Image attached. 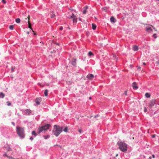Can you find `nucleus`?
Returning a JSON list of instances; mask_svg holds the SVG:
<instances>
[{
  "label": "nucleus",
  "mask_w": 159,
  "mask_h": 159,
  "mask_svg": "<svg viewBox=\"0 0 159 159\" xmlns=\"http://www.w3.org/2000/svg\"><path fill=\"white\" fill-rule=\"evenodd\" d=\"M55 15L53 13V12H52L51 15V18H53L55 17Z\"/></svg>",
  "instance_id": "23"
},
{
  "label": "nucleus",
  "mask_w": 159,
  "mask_h": 159,
  "mask_svg": "<svg viewBox=\"0 0 159 159\" xmlns=\"http://www.w3.org/2000/svg\"><path fill=\"white\" fill-rule=\"evenodd\" d=\"M41 98H37L35 99L36 103L37 105H39L40 102L41 101Z\"/></svg>",
  "instance_id": "7"
},
{
  "label": "nucleus",
  "mask_w": 159,
  "mask_h": 159,
  "mask_svg": "<svg viewBox=\"0 0 159 159\" xmlns=\"http://www.w3.org/2000/svg\"><path fill=\"white\" fill-rule=\"evenodd\" d=\"M132 87L134 89H137L138 88V87L137 86V83L135 82H134L133 83Z\"/></svg>",
  "instance_id": "8"
},
{
  "label": "nucleus",
  "mask_w": 159,
  "mask_h": 159,
  "mask_svg": "<svg viewBox=\"0 0 159 159\" xmlns=\"http://www.w3.org/2000/svg\"><path fill=\"white\" fill-rule=\"evenodd\" d=\"M15 69V68L14 67L12 66L11 68V72H12L14 71V69Z\"/></svg>",
  "instance_id": "31"
},
{
  "label": "nucleus",
  "mask_w": 159,
  "mask_h": 159,
  "mask_svg": "<svg viewBox=\"0 0 159 159\" xmlns=\"http://www.w3.org/2000/svg\"><path fill=\"white\" fill-rule=\"evenodd\" d=\"M34 35H36V34L35 33H34Z\"/></svg>",
  "instance_id": "58"
},
{
  "label": "nucleus",
  "mask_w": 159,
  "mask_h": 159,
  "mask_svg": "<svg viewBox=\"0 0 159 159\" xmlns=\"http://www.w3.org/2000/svg\"><path fill=\"white\" fill-rule=\"evenodd\" d=\"M79 132L80 133H81L82 132V130L81 129H79Z\"/></svg>",
  "instance_id": "40"
},
{
  "label": "nucleus",
  "mask_w": 159,
  "mask_h": 159,
  "mask_svg": "<svg viewBox=\"0 0 159 159\" xmlns=\"http://www.w3.org/2000/svg\"><path fill=\"white\" fill-rule=\"evenodd\" d=\"M156 63L157 64H158L159 65V61H157Z\"/></svg>",
  "instance_id": "45"
},
{
  "label": "nucleus",
  "mask_w": 159,
  "mask_h": 159,
  "mask_svg": "<svg viewBox=\"0 0 159 159\" xmlns=\"http://www.w3.org/2000/svg\"><path fill=\"white\" fill-rule=\"evenodd\" d=\"M157 100L155 99H152L151 100L149 103L148 106L150 108H151L152 106H154L156 104Z\"/></svg>",
  "instance_id": "5"
},
{
  "label": "nucleus",
  "mask_w": 159,
  "mask_h": 159,
  "mask_svg": "<svg viewBox=\"0 0 159 159\" xmlns=\"http://www.w3.org/2000/svg\"><path fill=\"white\" fill-rule=\"evenodd\" d=\"M63 29V27L61 26L60 28V30H62Z\"/></svg>",
  "instance_id": "43"
},
{
  "label": "nucleus",
  "mask_w": 159,
  "mask_h": 159,
  "mask_svg": "<svg viewBox=\"0 0 159 159\" xmlns=\"http://www.w3.org/2000/svg\"><path fill=\"white\" fill-rule=\"evenodd\" d=\"M8 158L9 159H16L11 157H8Z\"/></svg>",
  "instance_id": "36"
},
{
  "label": "nucleus",
  "mask_w": 159,
  "mask_h": 159,
  "mask_svg": "<svg viewBox=\"0 0 159 159\" xmlns=\"http://www.w3.org/2000/svg\"><path fill=\"white\" fill-rule=\"evenodd\" d=\"M20 19L19 18H17L16 19V22L18 23H20Z\"/></svg>",
  "instance_id": "22"
},
{
  "label": "nucleus",
  "mask_w": 159,
  "mask_h": 159,
  "mask_svg": "<svg viewBox=\"0 0 159 159\" xmlns=\"http://www.w3.org/2000/svg\"><path fill=\"white\" fill-rule=\"evenodd\" d=\"M14 25H10L9 26V28L11 30H13L14 29Z\"/></svg>",
  "instance_id": "25"
},
{
  "label": "nucleus",
  "mask_w": 159,
  "mask_h": 159,
  "mask_svg": "<svg viewBox=\"0 0 159 159\" xmlns=\"http://www.w3.org/2000/svg\"><path fill=\"white\" fill-rule=\"evenodd\" d=\"M145 96L147 98H149L150 97V94L149 93H147L145 94Z\"/></svg>",
  "instance_id": "16"
},
{
  "label": "nucleus",
  "mask_w": 159,
  "mask_h": 159,
  "mask_svg": "<svg viewBox=\"0 0 159 159\" xmlns=\"http://www.w3.org/2000/svg\"><path fill=\"white\" fill-rule=\"evenodd\" d=\"M134 139V137H133V138H132V139Z\"/></svg>",
  "instance_id": "59"
},
{
  "label": "nucleus",
  "mask_w": 159,
  "mask_h": 159,
  "mask_svg": "<svg viewBox=\"0 0 159 159\" xmlns=\"http://www.w3.org/2000/svg\"><path fill=\"white\" fill-rule=\"evenodd\" d=\"M5 96V94L2 92L0 93V98H3Z\"/></svg>",
  "instance_id": "21"
},
{
  "label": "nucleus",
  "mask_w": 159,
  "mask_h": 159,
  "mask_svg": "<svg viewBox=\"0 0 159 159\" xmlns=\"http://www.w3.org/2000/svg\"><path fill=\"white\" fill-rule=\"evenodd\" d=\"M147 111V109L146 108V107H144V111L145 112H146Z\"/></svg>",
  "instance_id": "38"
},
{
  "label": "nucleus",
  "mask_w": 159,
  "mask_h": 159,
  "mask_svg": "<svg viewBox=\"0 0 159 159\" xmlns=\"http://www.w3.org/2000/svg\"><path fill=\"white\" fill-rule=\"evenodd\" d=\"M72 64V65L74 66H75L76 64V60L75 59H73V60L71 62Z\"/></svg>",
  "instance_id": "20"
},
{
  "label": "nucleus",
  "mask_w": 159,
  "mask_h": 159,
  "mask_svg": "<svg viewBox=\"0 0 159 159\" xmlns=\"http://www.w3.org/2000/svg\"><path fill=\"white\" fill-rule=\"evenodd\" d=\"M3 156L4 157H8H8H10V156H7L6 153L4 154Z\"/></svg>",
  "instance_id": "34"
},
{
  "label": "nucleus",
  "mask_w": 159,
  "mask_h": 159,
  "mask_svg": "<svg viewBox=\"0 0 159 159\" xmlns=\"http://www.w3.org/2000/svg\"><path fill=\"white\" fill-rule=\"evenodd\" d=\"M27 34H30L29 32H27Z\"/></svg>",
  "instance_id": "54"
},
{
  "label": "nucleus",
  "mask_w": 159,
  "mask_h": 159,
  "mask_svg": "<svg viewBox=\"0 0 159 159\" xmlns=\"http://www.w3.org/2000/svg\"><path fill=\"white\" fill-rule=\"evenodd\" d=\"M33 139H34V138L32 137H31L30 138V139L31 140H32Z\"/></svg>",
  "instance_id": "41"
},
{
  "label": "nucleus",
  "mask_w": 159,
  "mask_h": 159,
  "mask_svg": "<svg viewBox=\"0 0 159 159\" xmlns=\"http://www.w3.org/2000/svg\"><path fill=\"white\" fill-rule=\"evenodd\" d=\"M110 20L111 22L113 23H114L115 22V19L113 16L111 17L110 18Z\"/></svg>",
  "instance_id": "15"
},
{
  "label": "nucleus",
  "mask_w": 159,
  "mask_h": 159,
  "mask_svg": "<svg viewBox=\"0 0 159 159\" xmlns=\"http://www.w3.org/2000/svg\"><path fill=\"white\" fill-rule=\"evenodd\" d=\"M92 117V116H90V118H91Z\"/></svg>",
  "instance_id": "60"
},
{
  "label": "nucleus",
  "mask_w": 159,
  "mask_h": 159,
  "mask_svg": "<svg viewBox=\"0 0 159 159\" xmlns=\"http://www.w3.org/2000/svg\"><path fill=\"white\" fill-rule=\"evenodd\" d=\"M27 18H28V22H29V21H30V16L29 15L28 17H27Z\"/></svg>",
  "instance_id": "35"
},
{
  "label": "nucleus",
  "mask_w": 159,
  "mask_h": 159,
  "mask_svg": "<svg viewBox=\"0 0 159 159\" xmlns=\"http://www.w3.org/2000/svg\"><path fill=\"white\" fill-rule=\"evenodd\" d=\"M152 157H153V158H155V156H154V155H153H153H152Z\"/></svg>",
  "instance_id": "48"
},
{
  "label": "nucleus",
  "mask_w": 159,
  "mask_h": 159,
  "mask_svg": "<svg viewBox=\"0 0 159 159\" xmlns=\"http://www.w3.org/2000/svg\"><path fill=\"white\" fill-rule=\"evenodd\" d=\"M54 128L53 129L52 132L56 137H57L62 131V127L58 126L55 125H54Z\"/></svg>",
  "instance_id": "1"
},
{
  "label": "nucleus",
  "mask_w": 159,
  "mask_h": 159,
  "mask_svg": "<svg viewBox=\"0 0 159 159\" xmlns=\"http://www.w3.org/2000/svg\"><path fill=\"white\" fill-rule=\"evenodd\" d=\"M38 84H39V85H40V86L42 87H43V86H42V85H41V84H40V83H38Z\"/></svg>",
  "instance_id": "44"
},
{
  "label": "nucleus",
  "mask_w": 159,
  "mask_h": 159,
  "mask_svg": "<svg viewBox=\"0 0 159 159\" xmlns=\"http://www.w3.org/2000/svg\"><path fill=\"white\" fill-rule=\"evenodd\" d=\"M31 113V110L30 109H27L26 110L25 114L27 115H28Z\"/></svg>",
  "instance_id": "12"
},
{
  "label": "nucleus",
  "mask_w": 159,
  "mask_h": 159,
  "mask_svg": "<svg viewBox=\"0 0 159 159\" xmlns=\"http://www.w3.org/2000/svg\"><path fill=\"white\" fill-rule=\"evenodd\" d=\"M48 90L47 89H46L44 92V94L45 96H47L48 95Z\"/></svg>",
  "instance_id": "19"
},
{
  "label": "nucleus",
  "mask_w": 159,
  "mask_h": 159,
  "mask_svg": "<svg viewBox=\"0 0 159 159\" xmlns=\"http://www.w3.org/2000/svg\"><path fill=\"white\" fill-rule=\"evenodd\" d=\"M44 138L45 139H47V138H49L50 137L49 135H47L46 136H44Z\"/></svg>",
  "instance_id": "29"
},
{
  "label": "nucleus",
  "mask_w": 159,
  "mask_h": 159,
  "mask_svg": "<svg viewBox=\"0 0 159 159\" xmlns=\"http://www.w3.org/2000/svg\"><path fill=\"white\" fill-rule=\"evenodd\" d=\"M79 20H81V19H80V18H79Z\"/></svg>",
  "instance_id": "57"
},
{
  "label": "nucleus",
  "mask_w": 159,
  "mask_h": 159,
  "mask_svg": "<svg viewBox=\"0 0 159 159\" xmlns=\"http://www.w3.org/2000/svg\"><path fill=\"white\" fill-rule=\"evenodd\" d=\"M153 28L154 29V30H155L156 31H157V30L155 28H154V27H153Z\"/></svg>",
  "instance_id": "46"
},
{
  "label": "nucleus",
  "mask_w": 159,
  "mask_h": 159,
  "mask_svg": "<svg viewBox=\"0 0 159 159\" xmlns=\"http://www.w3.org/2000/svg\"><path fill=\"white\" fill-rule=\"evenodd\" d=\"M55 44H56V45H59V44L58 43H55Z\"/></svg>",
  "instance_id": "49"
},
{
  "label": "nucleus",
  "mask_w": 159,
  "mask_h": 159,
  "mask_svg": "<svg viewBox=\"0 0 159 159\" xmlns=\"http://www.w3.org/2000/svg\"><path fill=\"white\" fill-rule=\"evenodd\" d=\"M149 158L150 159H151V157H149Z\"/></svg>",
  "instance_id": "56"
},
{
  "label": "nucleus",
  "mask_w": 159,
  "mask_h": 159,
  "mask_svg": "<svg viewBox=\"0 0 159 159\" xmlns=\"http://www.w3.org/2000/svg\"><path fill=\"white\" fill-rule=\"evenodd\" d=\"M50 126L51 125L50 124H48L39 128L38 129V133L40 134L41 132H42L43 131H46L49 128Z\"/></svg>",
  "instance_id": "4"
},
{
  "label": "nucleus",
  "mask_w": 159,
  "mask_h": 159,
  "mask_svg": "<svg viewBox=\"0 0 159 159\" xmlns=\"http://www.w3.org/2000/svg\"><path fill=\"white\" fill-rule=\"evenodd\" d=\"M88 54H89V55L90 56H92V55H93V53H92L91 52H89V53H88Z\"/></svg>",
  "instance_id": "28"
},
{
  "label": "nucleus",
  "mask_w": 159,
  "mask_h": 159,
  "mask_svg": "<svg viewBox=\"0 0 159 159\" xmlns=\"http://www.w3.org/2000/svg\"><path fill=\"white\" fill-rule=\"evenodd\" d=\"M70 18L72 19L73 22H77V18L73 13L72 14Z\"/></svg>",
  "instance_id": "6"
},
{
  "label": "nucleus",
  "mask_w": 159,
  "mask_h": 159,
  "mask_svg": "<svg viewBox=\"0 0 159 159\" xmlns=\"http://www.w3.org/2000/svg\"><path fill=\"white\" fill-rule=\"evenodd\" d=\"M124 94L126 95H127V91H125L124 92Z\"/></svg>",
  "instance_id": "42"
},
{
  "label": "nucleus",
  "mask_w": 159,
  "mask_h": 159,
  "mask_svg": "<svg viewBox=\"0 0 159 159\" xmlns=\"http://www.w3.org/2000/svg\"><path fill=\"white\" fill-rule=\"evenodd\" d=\"M143 64L144 65H145L146 64V63H145V62H143Z\"/></svg>",
  "instance_id": "52"
},
{
  "label": "nucleus",
  "mask_w": 159,
  "mask_h": 159,
  "mask_svg": "<svg viewBox=\"0 0 159 159\" xmlns=\"http://www.w3.org/2000/svg\"><path fill=\"white\" fill-rule=\"evenodd\" d=\"M16 128V132L19 136L21 138H23L25 137L24 129L22 128L19 126H17Z\"/></svg>",
  "instance_id": "3"
},
{
  "label": "nucleus",
  "mask_w": 159,
  "mask_h": 159,
  "mask_svg": "<svg viewBox=\"0 0 159 159\" xmlns=\"http://www.w3.org/2000/svg\"><path fill=\"white\" fill-rule=\"evenodd\" d=\"M28 24L29 28L30 29L32 30V32H34V31L33 30L32 28L31 27V25L30 21H29V22H28Z\"/></svg>",
  "instance_id": "11"
},
{
  "label": "nucleus",
  "mask_w": 159,
  "mask_h": 159,
  "mask_svg": "<svg viewBox=\"0 0 159 159\" xmlns=\"http://www.w3.org/2000/svg\"><path fill=\"white\" fill-rule=\"evenodd\" d=\"M7 146L6 147H5V148L6 149V150L7 151H12V150L10 148L9 146H8L7 145Z\"/></svg>",
  "instance_id": "14"
},
{
  "label": "nucleus",
  "mask_w": 159,
  "mask_h": 159,
  "mask_svg": "<svg viewBox=\"0 0 159 159\" xmlns=\"http://www.w3.org/2000/svg\"><path fill=\"white\" fill-rule=\"evenodd\" d=\"M86 77L87 78H88L89 80H91L94 78V76L92 74H89Z\"/></svg>",
  "instance_id": "9"
},
{
  "label": "nucleus",
  "mask_w": 159,
  "mask_h": 159,
  "mask_svg": "<svg viewBox=\"0 0 159 159\" xmlns=\"http://www.w3.org/2000/svg\"><path fill=\"white\" fill-rule=\"evenodd\" d=\"M116 56V55L113 54V58L114 59H116L117 58Z\"/></svg>",
  "instance_id": "30"
},
{
  "label": "nucleus",
  "mask_w": 159,
  "mask_h": 159,
  "mask_svg": "<svg viewBox=\"0 0 159 159\" xmlns=\"http://www.w3.org/2000/svg\"><path fill=\"white\" fill-rule=\"evenodd\" d=\"M153 37L154 38H156L157 37L156 36V34H153Z\"/></svg>",
  "instance_id": "33"
},
{
  "label": "nucleus",
  "mask_w": 159,
  "mask_h": 159,
  "mask_svg": "<svg viewBox=\"0 0 159 159\" xmlns=\"http://www.w3.org/2000/svg\"><path fill=\"white\" fill-rule=\"evenodd\" d=\"M32 135H33L35 136H36L37 135V134L34 131H33L32 132Z\"/></svg>",
  "instance_id": "26"
},
{
  "label": "nucleus",
  "mask_w": 159,
  "mask_h": 159,
  "mask_svg": "<svg viewBox=\"0 0 159 159\" xmlns=\"http://www.w3.org/2000/svg\"><path fill=\"white\" fill-rule=\"evenodd\" d=\"M97 116H98V115H96V116H95L94 117H95V118H96V117H97Z\"/></svg>",
  "instance_id": "51"
},
{
  "label": "nucleus",
  "mask_w": 159,
  "mask_h": 159,
  "mask_svg": "<svg viewBox=\"0 0 159 159\" xmlns=\"http://www.w3.org/2000/svg\"><path fill=\"white\" fill-rule=\"evenodd\" d=\"M2 2L4 4H6V2L5 0H2Z\"/></svg>",
  "instance_id": "37"
},
{
  "label": "nucleus",
  "mask_w": 159,
  "mask_h": 159,
  "mask_svg": "<svg viewBox=\"0 0 159 159\" xmlns=\"http://www.w3.org/2000/svg\"><path fill=\"white\" fill-rule=\"evenodd\" d=\"M139 48L138 46L134 45L133 46V50L134 51H137L138 50Z\"/></svg>",
  "instance_id": "13"
},
{
  "label": "nucleus",
  "mask_w": 159,
  "mask_h": 159,
  "mask_svg": "<svg viewBox=\"0 0 159 159\" xmlns=\"http://www.w3.org/2000/svg\"><path fill=\"white\" fill-rule=\"evenodd\" d=\"M7 105L8 106H10L11 105V103L9 101H8L7 102Z\"/></svg>",
  "instance_id": "32"
},
{
  "label": "nucleus",
  "mask_w": 159,
  "mask_h": 159,
  "mask_svg": "<svg viewBox=\"0 0 159 159\" xmlns=\"http://www.w3.org/2000/svg\"><path fill=\"white\" fill-rule=\"evenodd\" d=\"M89 99H91V97H89Z\"/></svg>",
  "instance_id": "55"
},
{
  "label": "nucleus",
  "mask_w": 159,
  "mask_h": 159,
  "mask_svg": "<svg viewBox=\"0 0 159 159\" xmlns=\"http://www.w3.org/2000/svg\"><path fill=\"white\" fill-rule=\"evenodd\" d=\"M117 144L121 151L125 152L127 150V145L125 142L119 141L117 143Z\"/></svg>",
  "instance_id": "2"
},
{
  "label": "nucleus",
  "mask_w": 159,
  "mask_h": 159,
  "mask_svg": "<svg viewBox=\"0 0 159 159\" xmlns=\"http://www.w3.org/2000/svg\"><path fill=\"white\" fill-rule=\"evenodd\" d=\"M146 30L148 32H150L152 31V29L150 27H148L146 28Z\"/></svg>",
  "instance_id": "17"
},
{
  "label": "nucleus",
  "mask_w": 159,
  "mask_h": 159,
  "mask_svg": "<svg viewBox=\"0 0 159 159\" xmlns=\"http://www.w3.org/2000/svg\"><path fill=\"white\" fill-rule=\"evenodd\" d=\"M92 28L93 30H94L96 29V25L94 24H92Z\"/></svg>",
  "instance_id": "18"
},
{
  "label": "nucleus",
  "mask_w": 159,
  "mask_h": 159,
  "mask_svg": "<svg viewBox=\"0 0 159 159\" xmlns=\"http://www.w3.org/2000/svg\"><path fill=\"white\" fill-rule=\"evenodd\" d=\"M140 67H138V69H140Z\"/></svg>",
  "instance_id": "50"
},
{
  "label": "nucleus",
  "mask_w": 159,
  "mask_h": 159,
  "mask_svg": "<svg viewBox=\"0 0 159 159\" xmlns=\"http://www.w3.org/2000/svg\"><path fill=\"white\" fill-rule=\"evenodd\" d=\"M88 8V7L87 6H85L83 8L84 11H83V13L85 14Z\"/></svg>",
  "instance_id": "10"
},
{
  "label": "nucleus",
  "mask_w": 159,
  "mask_h": 159,
  "mask_svg": "<svg viewBox=\"0 0 159 159\" xmlns=\"http://www.w3.org/2000/svg\"><path fill=\"white\" fill-rule=\"evenodd\" d=\"M12 123L13 125H14V126L15 125V123L13 122H12Z\"/></svg>",
  "instance_id": "47"
},
{
  "label": "nucleus",
  "mask_w": 159,
  "mask_h": 159,
  "mask_svg": "<svg viewBox=\"0 0 159 159\" xmlns=\"http://www.w3.org/2000/svg\"><path fill=\"white\" fill-rule=\"evenodd\" d=\"M118 156V154H116V157H117Z\"/></svg>",
  "instance_id": "53"
},
{
  "label": "nucleus",
  "mask_w": 159,
  "mask_h": 159,
  "mask_svg": "<svg viewBox=\"0 0 159 159\" xmlns=\"http://www.w3.org/2000/svg\"><path fill=\"white\" fill-rule=\"evenodd\" d=\"M63 131L65 132H67L68 131V127H65V128L63 129Z\"/></svg>",
  "instance_id": "27"
},
{
  "label": "nucleus",
  "mask_w": 159,
  "mask_h": 159,
  "mask_svg": "<svg viewBox=\"0 0 159 159\" xmlns=\"http://www.w3.org/2000/svg\"><path fill=\"white\" fill-rule=\"evenodd\" d=\"M156 136V135L155 134L152 135V138H154Z\"/></svg>",
  "instance_id": "39"
},
{
  "label": "nucleus",
  "mask_w": 159,
  "mask_h": 159,
  "mask_svg": "<svg viewBox=\"0 0 159 159\" xmlns=\"http://www.w3.org/2000/svg\"><path fill=\"white\" fill-rule=\"evenodd\" d=\"M66 83L70 85L71 84V83H72V81L70 80H68L66 81Z\"/></svg>",
  "instance_id": "24"
}]
</instances>
